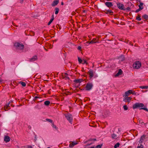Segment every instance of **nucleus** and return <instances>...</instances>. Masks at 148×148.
I'll use <instances>...</instances> for the list:
<instances>
[{"label":"nucleus","mask_w":148,"mask_h":148,"mask_svg":"<svg viewBox=\"0 0 148 148\" xmlns=\"http://www.w3.org/2000/svg\"><path fill=\"white\" fill-rule=\"evenodd\" d=\"M20 83L22 85V86L23 87L25 86L26 85V84L25 82H20Z\"/></svg>","instance_id":"7c9ffc66"},{"label":"nucleus","mask_w":148,"mask_h":148,"mask_svg":"<svg viewBox=\"0 0 148 148\" xmlns=\"http://www.w3.org/2000/svg\"><path fill=\"white\" fill-rule=\"evenodd\" d=\"M65 115L67 120L72 124L73 123V118L72 115L71 114L68 113L65 114Z\"/></svg>","instance_id":"f257e3e1"},{"label":"nucleus","mask_w":148,"mask_h":148,"mask_svg":"<svg viewBox=\"0 0 148 148\" xmlns=\"http://www.w3.org/2000/svg\"><path fill=\"white\" fill-rule=\"evenodd\" d=\"M11 106H12V104L9 103L5 105L4 106L5 110V111L8 110V109H8V108L10 107Z\"/></svg>","instance_id":"9b49d317"},{"label":"nucleus","mask_w":148,"mask_h":148,"mask_svg":"<svg viewBox=\"0 0 148 148\" xmlns=\"http://www.w3.org/2000/svg\"><path fill=\"white\" fill-rule=\"evenodd\" d=\"M123 99V101L125 102L129 103L132 99L131 97H128V96H124Z\"/></svg>","instance_id":"0eeeda50"},{"label":"nucleus","mask_w":148,"mask_h":148,"mask_svg":"<svg viewBox=\"0 0 148 148\" xmlns=\"http://www.w3.org/2000/svg\"><path fill=\"white\" fill-rule=\"evenodd\" d=\"M81 49V47H80V46H78L77 47V49L78 50H80Z\"/></svg>","instance_id":"a18cd8bd"},{"label":"nucleus","mask_w":148,"mask_h":148,"mask_svg":"<svg viewBox=\"0 0 148 148\" xmlns=\"http://www.w3.org/2000/svg\"><path fill=\"white\" fill-rule=\"evenodd\" d=\"M12 102V100H11L8 103L10 104Z\"/></svg>","instance_id":"603ef678"},{"label":"nucleus","mask_w":148,"mask_h":148,"mask_svg":"<svg viewBox=\"0 0 148 148\" xmlns=\"http://www.w3.org/2000/svg\"><path fill=\"white\" fill-rule=\"evenodd\" d=\"M119 59L120 61H123L125 60V58L124 56L123 55H121L119 58Z\"/></svg>","instance_id":"4be33fe9"},{"label":"nucleus","mask_w":148,"mask_h":148,"mask_svg":"<svg viewBox=\"0 0 148 148\" xmlns=\"http://www.w3.org/2000/svg\"><path fill=\"white\" fill-rule=\"evenodd\" d=\"M94 76V77L95 78H96V77H98V76H97V75H95V76Z\"/></svg>","instance_id":"864d4df0"},{"label":"nucleus","mask_w":148,"mask_h":148,"mask_svg":"<svg viewBox=\"0 0 148 148\" xmlns=\"http://www.w3.org/2000/svg\"><path fill=\"white\" fill-rule=\"evenodd\" d=\"M46 121H47L49 122H50V123H52V124L53 123V121L51 119H46Z\"/></svg>","instance_id":"72a5a7b5"},{"label":"nucleus","mask_w":148,"mask_h":148,"mask_svg":"<svg viewBox=\"0 0 148 148\" xmlns=\"http://www.w3.org/2000/svg\"><path fill=\"white\" fill-rule=\"evenodd\" d=\"M96 140V138H94V139H92V138H90L88 140V141H95Z\"/></svg>","instance_id":"e433bc0d"},{"label":"nucleus","mask_w":148,"mask_h":148,"mask_svg":"<svg viewBox=\"0 0 148 148\" xmlns=\"http://www.w3.org/2000/svg\"><path fill=\"white\" fill-rule=\"evenodd\" d=\"M108 1H111L112 0H107Z\"/></svg>","instance_id":"bf43d9fd"},{"label":"nucleus","mask_w":148,"mask_h":148,"mask_svg":"<svg viewBox=\"0 0 148 148\" xmlns=\"http://www.w3.org/2000/svg\"><path fill=\"white\" fill-rule=\"evenodd\" d=\"M117 6L118 8L120 9L123 10H126V9L124 8V5L121 3H117Z\"/></svg>","instance_id":"6e6552de"},{"label":"nucleus","mask_w":148,"mask_h":148,"mask_svg":"<svg viewBox=\"0 0 148 148\" xmlns=\"http://www.w3.org/2000/svg\"><path fill=\"white\" fill-rule=\"evenodd\" d=\"M140 88L142 89H148V86H141L140 87Z\"/></svg>","instance_id":"c756f323"},{"label":"nucleus","mask_w":148,"mask_h":148,"mask_svg":"<svg viewBox=\"0 0 148 148\" xmlns=\"http://www.w3.org/2000/svg\"><path fill=\"white\" fill-rule=\"evenodd\" d=\"M92 144V143H91L89 145H91Z\"/></svg>","instance_id":"13d9d810"},{"label":"nucleus","mask_w":148,"mask_h":148,"mask_svg":"<svg viewBox=\"0 0 148 148\" xmlns=\"http://www.w3.org/2000/svg\"><path fill=\"white\" fill-rule=\"evenodd\" d=\"M105 3V5L108 8H110L113 6V4L111 2H106Z\"/></svg>","instance_id":"4468645a"},{"label":"nucleus","mask_w":148,"mask_h":148,"mask_svg":"<svg viewBox=\"0 0 148 148\" xmlns=\"http://www.w3.org/2000/svg\"><path fill=\"white\" fill-rule=\"evenodd\" d=\"M53 21V20H52V19H51L50 21H49L48 23V24H47L48 25H49L51 24V23Z\"/></svg>","instance_id":"ea45409f"},{"label":"nucleus","mask_w":148,"mask_h":148,"mask_svg":"<svg viewBox=\"0 0 148 148\" xmlns=\"http://www.w3.org/2000/svg\"><path fill=\"white\" fill-rule=\"evenodd\" d=\"M122 71L121 69H119L118 72L115 75V76L117 77L122 74Z\"/></svg>","instance_id":"6ab92c4d"},{"label":"nucleus","mask_w":148,"mask_h":148,"mask_svg":"<svg viewBox=\"0 0 148 148\" xmlns=\"http://www.w3.org/2000/svg\"><path fill=\"white\" fill-rule=\"evenodd\" d=\"M93 86V84L92 83H88L87 84L86 88V90H91Z\"/></svg>","instance_id":"423d86ee"},{"label":"nucleus","mask_w":148,"mask_h":148,"mask_svg":"<svg viewBox=\"0 0 148 148\" xmlns=\"http://www.w3.org/2000/svg\"><path fill=\"white\" fill-rule=\"evenodd\" d=\"M123 108L124 109V110H128V108L127 106L126 105L123 106Z\"/></svg>","instance_id":"c85d7f7f"},{"label":"nucleus","mask_w":148,"mask_h":148,"mask_svg":"<svg viewBox=\"0 0 148 148\" xmlns=\"http://www.w3.org/2000/svg\"><path fill=\"white\" fill-rule=\"evenodd\" d=\"M1 81L0 79V82H1Z\"/></svg>","instance_id":"e2e57ef3"},{"label":"nucleus","mask_w":148,"mask_h":148,"mask_svg":"<svg viewBox=\"0 0 148 148\" xmlns=\"http://www.w3.org/2000/svg\"><path fill=\"white\" fill-rule=\"evenodd\" d=\"M130 8L128 7H127L126 8V10H127L129 11V10H130Z\"/></svg>","instance_id":"09e8293b"},{"label":"nucleus","mask_w":148,"mask_h":148,"mask_svg":"<svg viewBox=\"0 0 148 148\" xmlns=\"http://www.w3.org/2000/svg\"><path fill=\"white\" fill-rule=\"evenodd\" d=\"M141 10L139 8L137 9V10H136V11H135V12L136 13H137L139 11H140V10Z\"/></svg>","instance_id":"37998d69"},{"label":"nucleus","mask_w":148,"mask_h":148,"mask_svg":"<svg viewBox=\"0 0 148 148\" xmlns=\"http://www.w3.org/2000/svg\"><path fill=\"white\" fill-rule=\"evenodd\" d=\"M139 109L140 110H145L147 112H148V109L146 108L142 107V108H140Z\"/></svg>","instance_id":"473e14b6"},{"label":"nucleus","mask_w":148,"mask_h":148,"mask_svg":"<svg viewBox=\"0 0 148 148\" xmlns=\"http://www.w3.org/2000/svg\"><path fill=\"white\" fill-rule=\"evenodd\" d=\"M82 12H83V13H86V11L85 10H82Z\"/></svg>","instance_id":"3c124183"},{"label":"nucleus","mask_w":148,"mask_h":148,"mask_svg":"<svg viewBox=\"0 0 148 148\" xmlns=\"http://www.w3.org/2000/svg\"><path fill=\"white\" fill-rule=\"evenodd\" d=\"M78 62L79 63H81L82 62V60L81 58H80L79 57H78Z\"/></svg>","instance_id":"f704fd0d"},{"label":"nucleus","mask_w":148,"mask_h":148,"mask_svg":"<svg viewBox=\"0 0 148 148\" xmlns=\"http://www.w3.org/2000/svg\"><path fill=\"white\" fill-rule=\"evenodd\" d=\"M14 45L17 49L20 50L23 49L24 47V45L23 44H21L18 42L15 43Z\"/></svg>","instance_id":"7ed1b4c3"},{"label":"nucleus","mask_w":148,"mask_h":148,"mask_svg":"<svg viewBox=\"0 0 148 148\" xmlns=\"http://www.w3.org/2000/svg\"><path fill=\"white\" fill-rule=\"evenodd\" d=\"M61 4L62 5H64V3L62 2H61Z\"/></svg>","instance_id":"5fc2aeb1"},{"label":"nucleus","mask_w":148,"mask_h":148,"mask_svg":"<svg viewBox=\"0 0 148 148\" xmlns=\"http://www.w3.org/2000/svg\"><path fill=\"white\" fill-rule=\"evenodd\" d=\"M12 106V107H14V106L12 105V106Z\"/></svg>","instance_id":"4d7b16f0"},{"label":"nucleus","mask_w":148,"mask_h":148,"mask_svg":"<svg viewBox=\"0 0 148 148\" xmlns=\"http://www.w3.org/2000/svg\"><path fill=\"white\" fill-rule=\"evenodd\" d=\"M130 94H132L133 95H136V93L134 91L132 90H129L125 92V94L123 95V97L124 96H128Z\"/></svg>","instance_id":"20e7f679"},{"label":"nucleus","mask_w":148,"mask_h":148,"mask_svg":"<svg viewBox=\"0 0 148 148\" xmlns=\"http://www.w3.org/2000/svg\"><path fill=\"white\" fill-rule=\"evenodd\" d=\"M83 64H87L86 61L85 60H82Z\"/></svg>","instance_id":"a19ab883"},{"label":"nucleus","mask_w":148,"mask_h":148,"mask_svg":"<svg viewBox=\"0 0 148 148\" xmlns=\"http://www.w3.org/2000/svg\"><path fill=\"white\" fill-rule=\"evenodd\" d=\"M28 127H29V128H30V127H29V126Z\"/></svg>","instance_id":"680f3d73"},{"label":"nucleus","mask_w":148,"mask_h":148,"mask_svg":"<svg viewBox=\"0 0 148 148\" xmlns=\"http://www.w3.org/2000/svg\"><path fill=\"white\" fill-rule=\"evenodd\" d=\"M55 14H57L59 12V8H55Z\"/></svg>","instance_id":"b1692460"},{"label":"nucleus","mask_w":148,"mask_h":148,"mask_svg":"<svg viewBox=\"0 0 148 148\" xmlns=\"http://www.w3.org/2000/svg\"><path fill=\"white\" fill-rule=\"evenodd\" d=\"M105 13L106 14H109L111 15L113 13V12L111 10H108L105 12Z\"/></svg>","instance_id":"aec40b11"},{"label":"nucleus","mask_w":148,"mask_h":148,"mask_svg":"<svg viewBox=\"0 0 148 148\" xmlns=\"http://www.w3.org/2000/svg\"><path fill=\"white\" fill-rule=\"evenodd\" d=\"M120 143H117L114 146V148H117L119 147Z\"/></svg>","instance_id":"bb28decb"},{"label":"nucleus","mask_w":148,"mask_h":148,"mask_svg":"<svg viewBox=\"0 0 148 148\" xmlns=\"http://www.w3.org/2000/svg\"><path fill=\"white\" fill-rule=\"evenodd\" d=\"M27 147V148H32V146L30 145H28Z\"/></svg>","instance_id":"c03bdc74"},{"label":"nucleus","mask_w":148,"mask_h":148,"mask_svg":"<svg viewBox=\"0 0 148 148\" xmlns=\"http://www.w3.org/2000/svg\"><path fill=\"white\" fill-rule=\"evenodd\" d=\"M141 63L139 61L135 62L133 64V67L134 68L138 69L141 67Z\"/></svg>","instance_id":"39448f33"},{"label":"nucleus","mask_w":148,"mask_h":148,"mask_svg":"<svg viewBox=\"0 0 148 148\" xmlns=\"http://www.w3.org/2000/svg\"><path fill=\"white\" fill-rule=\"evenodd\" d=\"M39 97H37V96H36L34 98V100H36V99L37 98H39Z\"/></svg>","instance_id":"8fccbe9b"},{"label":"nucleus","mask_w":148,"mask_h":148,"mask_svg":"<svg viewBox=\"0 0 148 148\" xmlns=\"http://www.w3.org/2000/svg\"><path fill=\"white\" fill-rule=\"evenodd\" d=\"M68 75L66 73H65L64 74H63L62 76L63 78L65 79H69V77L68 76Z\"/></svg>","instance_id":"f8f14e48"},{"label":"nucleus","mask_w":148,"mask_h":148,"mask_svg":"<svg viewBox=\"0 0 148 148\" xmlns=\"http://www.w3.org/2000/svg\"><path fill=\"white\" fill-rule=\"evenodd\" d=\"M102 146V144L98 145L96 146V148H101Z\"/></svg>","instance_id":"4c0bfd02"},{"label":"nucleus","mask_w":148,"mask_h":148,"mask_svg":"<svg viewBox=\"0 0 148 148\" xmlns=\"http://www.w3.org/2000/svg\"><path fill=\"white\" fill-rule=\"evenodd\" d=\"M137 148H143V145L140 144V146L139 145L137 146Z\"/></svg>","instance_id":"58836bf2"},{"label":"nucleus","mask_w":148,"mask_h":148,"mask_svg":"<svg viewBox=\"0 0 148 148\" xmlns=\"http://www.w3.org/2000/svg\"><path fill=\"white\" fill-rule=\"evenodd\" d=\"M143 3H140V4L139 5L143 6Z\"/></svg>","instance_id":"49530a36"},{"label":"nucleus","mask_w":148,"mask_h":148,"mask_svg":"<svg viewBox=\"0 0 148 148\" xmlns=\"http://www.w3.org/2000/svg\"><path fill=\"white\" fill-rule=\"evenodd\" d=\"M50 103V102L49 101H45L44 102V104L46 106H48Z\"/></svg>","instance_id":"393cba45"},{"label":"nucleus","mask_w":148,"mask_h":148,"mask_svg":"<svg viewBox=\"0 0 148 148\" xmlns=\"http://www.w3.org/2000/svg\"><path fill=\"white\" fill-rule=\"evenodd\" d=\"M88 74L89 75V77L91 78L94 76V71L92 69H90L88 72Z\"/></svg>","instance_id":"1a4fd4ad"},{"label":"nucleus","mask_w":148,"mask_h":148,"mask_svg":"<svg viewBox=\"0 0 148 148\" xmlns=\"http://www.w3.org/2000/svg\"><path fill=\"white\" fill-rule=\"evenodd\" d=\"M47 148H51L49 147H47Z\"/></svg>","instance_id":"0e129e2a"},{"label":"nucleus","mask_w":148,"mask_h":148,"mask_svg":"<svg viewBox=\"0 0 148 148\" xmlns=\"http://www.w3.org/2000/svg\"><path fill=\"white\" fill-rule=\"evenodd\" d=\"M37 56H34L32 58L30 59V61L33 62L36 60L37 59Z\"/></svg>","instance_id":"f3484780"},{"label":"nucleus","mask_w":148,"mask_h":148,"mask_svg":"<svg viewBox=\"0 0 148 148\" xmlns=\"http://www.w3.org/2000/svg\"><path fill=\"white\" fill-rule=\"evenodd\" d=\"M59 3V0H55L53 1L52 5V6H55L57 5Z\"/></svg>","instance_id":"a211bd4d"},{"label":"nucleus","mask_w":148,"mask_h":148,"mask_svg":"<svg viewBox=\"0 0 148 148\" xmlns=\"http://www.w3.org/2000/svg\"><path fill=\"white\" fill-rule=\"evenodd\" d=\"M52 124V127L53 128H55L56 130H57L58 129V128L53 123Z\"/></svg>","instance_id":"2f4dec72"},{"label":"nucleus","mask_w":148,"mask_h":148,"mask_svg":"<svg viewBox=\"0 0 148 148\" xmlns=\"http://www.w3.org/2000/svg\"><path fill=\"white\" fill-rule=\"evenodd\" d=\"M138 6L139 7V9L141 10H142L143 8V6H140V5H138Z\"/></svg>","instance_id":"79ce46f5"},{"label":"nucleus","mask_w":148,"mask_h":148,"mask_svg":"<svg viewBox=\"0 0 148 148\" xmlns=\"http://www.w3.org/2000/svg\"><path fill=\"white\" fill-rule=\"evenodd\" d=\"M144 106V104L141 103H136L133 106V108L134 109L138 108H142Z\"/></svg>","instance_id":"f03ea898"},{"label":"nucleus","mask_w":148,"mask_h":148,"mask_svg":"<svg viewBox=\"0 0 148 148\" xmlns=\"http://www.w3.org/2000/svg\"><path fill=\"white\" fill-rule=\"evenodd\" d=\"M97 42H98V41L95 38H93L90 41H88L86 42L87 43H88L89 44H92Z\"/></svg>","instance_id":"9d476101"},{"label":"nucleus","mask_w":148,"mask_h":148,"mask_svg":"<svg viewBox=\"0 0 148 148\" xmlns=\"http://www.w3.org/2000/svg\"><path fill=\"white\" fill-rule=\"evenodd\" d=\"M143 17L146 20L148 19V16L146 14H145L143 16Z\"/></svg>","instance_id":"cd10ccee"},{"label":"nucleus","mask_w":148,"mask_h":148,"mask_svg":"<svg viewBox=\"0 0 148 148\" xmlns=\"http://www.w3.org/2000/svg\"><path fill=\"white\" fill-rule=\"evenodd\" d=\"M145 136H146L144 135H143L141 136L139 141V143L141 144L143 143L144 140L145 139Z\"/></svg>","instance_id":"ddd939ff"},{"label":"nucleus","mask_w":148,"mask_h":148,"mask_svg":"<svg viewBox=\"0 0 148 148\" xmlns=\"http://www.w3.org/2000/svg\"><path fill=\"white\" fill-rule=\"evenodd\" d=\"M4 141L6 143L9 142L10 140V137L8 136H5L4 138Z\"/></svg>","instance_id":"2eb2a0df"},{"label":"nucleus","mask_w":148,"mask_h":148,"mask_svg":"<svg viewBox=\"0 0 148 148\" xmlns=\"http://www.w3.org/2000/svg\"><path fill=\"white\" fill-rule=\"evenodd\" d=\"M83 79H75L74 80V82L76 83H79L83 82Z\"/></svg>","instance_id":"dca6fc26"},{"label":"nucleus","mask_w":148,"mask_h":148,"mask_svg":"<svg viewBox=\"0 0 148 148\" xmlns=\"http://www.w3.org/2000/svg\"><path fill=\"white\" fill-rule=\"evenodd\" d=\"M112 138V139H116L117 138V136L116 134H113L111 135Z\"/></svg>","instance_id":"412c9836"},{"label":"nucleus","mask_w":148,"mask_h":148,"mask_svg":"<svg viewBox=\"0 0 148 148\" xmlns=\"http://www.w3.org/2000/svg\"><path fill=\"white\" fill-rule=\"evenodd\" d=\"M139 122L140 124L142 125H145V123L143 122L142 121L140 120H139Z\"/></svg>","instance_id":"c9c22d12"},{"label":"nucleus","mask_w":148,"mask_h":148,"mask_svg":"<svg viewBox=\"0 0 148 148\" xmlns=\"http://www.w3.org/2000/svg\"><path fill=\"white\" fill-rule=\"evenodd\" d=\"M25 147V146H24L23 147Z\"/></svg>","instance_id":"052dcab7"},{"label":"nucleus","mask_w":148,"mask_h":148,"mask_svg":"<svg viewBox=\"0 0 148 148\" xmlns=\"http://www.w3.org/2000/svg\"><path fill=\"white\" fill-rule=\"evenodd\" d=\"M90 148H95L94 147H90Z\"/></svg>","instance_id":"6e6d98bb"},{"label":"nucleus","mask_w":148,"mask_h":148,"mask_svg":"<svg viewBox=\"0 0 148 148\" xmlns=\"http://www.w3.org/2000/svg\"><path fill=\"white\" fill-rule=\"evenodd\" d=\"M136 19L138 21H140L141 19L140 16L139 15H138V16H136Z\"/></svg>","instance_id":"a878e982"},{"label":"nucleus","mask_w":148,"mask_h":148,"mask_svg":"<svg viewBox=\"0 0 148 148\" xmlns=\"http://www.w3.org/2000/svg\"><path fill=\"white\" fill-rule=\"evenodd\" d=\"M54 16L53 15L52 16V17H51V19H52V20H53L54 19Z\"/></svg>","instance_id":"de8ad7c7"},{"label":"nucleus","mask_w":148,"mask_h":148,"mask_svg":"<svg viewBox=\"0 0 148 148\" xmlns=\"http://www.w3.org/2000/svg\"><path fill=\"white\" fill-rule=\"evenodd\" d=\"M77 144V143L73 142L71 144L69 145V146L70 147H73V146Z\"/></svg>","instance_id":"5701e85b"}]
</instances>
